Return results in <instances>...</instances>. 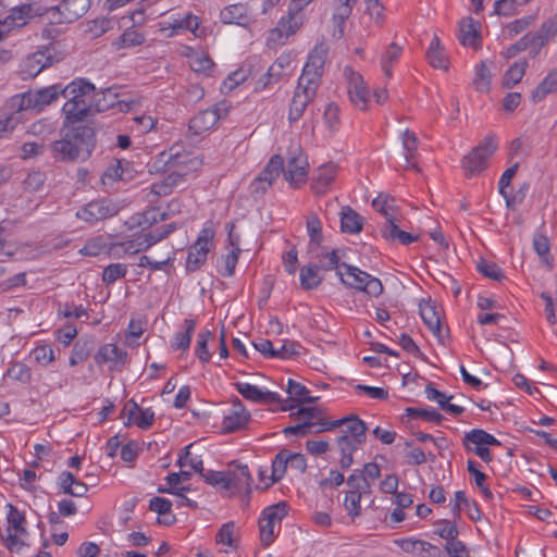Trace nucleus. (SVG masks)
Masks as SVG:
<instances>
[{
	"instance_id": "1",
	"label": "nucleus",
	"mask_w": 557,
	"mask_h": 557,
	"mask_svg": "<svg viewBox=\"0 0 557 557\" xmlns=\"http://www.w3.org/2000/svg\"><path fill=\"white\" fill-rule=\"evenodd\" d=\"M61 96V84L45 88L28 90L10 98L9 106L14 112H41L46 107L55 102Z\"/></svg>"
},
{
	"instance_id": "2",
	"label": "nucleus",
	"mask_w": 557,
	"mask_h": 557,
	"mask_svg": "<svg viewBox=\"0 0 557 557\" xmlns=\"http://www.w3.org/2000/svg\"><path fill=\"white\" fill-rule=\"evenodd\" d=\"M200 164L201 161L191 157V154L185 150L183 144L175 143L168 150L158 154L156 160L149 165V172L162 173L170 171L173 168L197 170Z\"/></svg>"
},
{
	"instance_id": "3",
	"label": "nucleus",
	"mask_w": 557,
	"mask_h": 557,
	"mask_svg": "<svg viewBox=\"0 0 557 557\" xmlns=\"http://www.w3.org/2000/svg\"><path fill=\"white\" fill-rule=\"evenodd\" d=\"M497 149L494 135H486L483 141L474 147L462 160V168L468 175L482 172L487 165V159Z\"/></svg>"
},
{
	"instance_id": "4",
	"label": "nucleus",
	"mask_w": 557,
	"mask_h": 557,
	"mask_svg": "<svg viewBox=\"0 0 557 557\" xmlns=\"http://www.w3.org/2000/svg\"><path fill=\"white\" fill-rule=\"evenodd\" d=\"M90 0H62L60 4L46 10L51 23H73L87 13Z\"/></svg>"
},
{
	"instance_id": "5",
	"label": "nucleus",
	"mask_w": 557,
	"mask_h": 557,
	"mask_svg": "<svg viewBox=\"0 0 557 557\" xmlns=\"http://www.w3.org/2000/svg\"><path fill=\"white\" fill-rule=\"evenodd\" d=\"M120 211V207L109 198H99L89 201L76 212V218L94 225L97 222L113 218Z\"/></svg>"
},
{
	"instance_id": "6",
	"label": "nucleus",
	"mask_w": 557,
	"mask_h": 557,
	"mask_svg": "<svg viewBox=\"0 0 557 557\" xmlns=\"http://www.w3.org/2000/svg\"><path fill=\"white\" fill-rule=\"evenodd\" d=\"M287 515V504L280 502L263 509L259 519L260 541L269 546L275 539V525Z\"/></svg>"
},
{
	"instance_id": "7",
	"label": "nucleus",
	"mask_w": 557,
	"mask_h": 557,
	"mask_svg": "<svg viewBox=\"0 0 557 557\" xmlns=\"http://www.w3.org/2000/svg\"><path fill=\"white\" fill-rule=\"evenodd\" d=\"M214 237L212 228L205 227L198 235L197 240L189 247L186 259L187 272H195L206 262L210 246Z\"/></svg>"
},
{
	"instance_id": "8",
	"label": "nucleus",
	"mask_w": 557,
	"mask_h": 557,
	"mask_svg": "<svg viewBox=\"0 0 557 557\" xmlns=\"http://www.w3.org/2000/svg\"><path fill=\"white\" fill-rule=\"evenodd\" d=\"M307 157L299 147L289 151L286 169L283 168L284 178L294 187H299L305 183L308 175Z\"/></svg>"
},
{
	"instance_id": "9",
	"label": "nucleus",
	"mask_w": 557,
	"mask_h": 557,
	"mask_svg": "<svg viewBox=\"0 0 557 557\" xmlns=\"http://www.w3.org/2000/svg\"><path fill=\"white\" fill-rule=\"evenodd\" d=\"M325 58L326 51L322 47H315L309 53L298 82L318 88L323 73Z\"/></svg>"
},
{
	"instance_id": "10",
	"label": "nucleus",
	"mask_w": 557,
	"mask_h": 557,
	"mask_svg": "<svg viewBox=\"0 0 557 557\" xmlns=\"http://www.w3.org/2000/svg\"><path fill=\"white\" fill-rule=\"evenodd\" d=\"M54 58L49 48L38 50L28 54L20 65V76L22 79L36 77L46 67L52 65Z\"/></svg>"
},
{
	"instance_id": "11",
	"label": "nucleus",
	"mask_w": 557,
	"mask_h": 557,
	"mask_svg": "<svg viewBox=\"0 0 557 557\" xmlns=\"http://www.w3.org/2000/svg\"><path fill=\"white\" fill-rule=\"evenodd\" d=\"M70 138L73 145L77 147L81 160L85 161L88 159L95 149V129L89 125L78 124L76 126L67 127Z\"/></svg>"
},
{
	"instance_id": "12",
	"label": "nucleus",
	"mask_w": 557,
	"mask_h": 557,
	"mask_svg": "<svg viewBox=\"0 0 557 557\" xmlns=\"http://www.w3.org/2000/svg\"><path fill=\"white\" fill-rule=\"evenodd\" d=\"M70 138L73 145L77 147L81 160L85 161L88 159L95 149V129L89 125L78 124L76 126L67 127Z\"/></svg>"
},
{
	"instance_id": "13",
	"label": "nucleus",
	"mask_w": 557,
	"mask_h": 557,
	"mask_svg": "<svg viewBox=\"0 0 557 557\" xmlns=\"http://www.w3.org/2000/svg\"><path fill=\"white\" fill-rule=\"evenodd\" d=\"M283 171V158L280 154L273 156L257 178L251 183V193L256 196L262 195Z\"/></svg>"
},
{
	"instance_id": "14",
	"label": "nucleus",
	"mask_w": 557,
	"mask_h": 557,
	"mask_svg": "<svg viewBox=\"0 0 557 557\" xmlns=\"http://www.w3.org/2000/svg\"><path fill=\"white\" fill-rule=\"evenodd\" d=\"M60 135L61 138L52 141L49 146L51 157L59 162H75L81 160L78 149L72 144L66 126H62Z\"/></svg>"
},
{
	"instance_id": "15",
	"label": "nucleus",
	"mask_w": 557,
	"mask_h": 557,
	"mask_svg": "<svg viewBox=\"0 0 557 557\" xmlns=\"http://www.w3.org/2000/svg\"><path fill=\"white\" fill-rule=\"evenodd\" d=\"M317 90L318 88L314 86L298 82L289 108L288 120L290 122H296L302 116L308 104L314 99Z\"/></svg>"
},
{
	"instance_id": "16",
	"label": "nucleus",
	"mask_w": 557,
	"mask_h": 557,
	"mask_svg": "<svg viewBox=\"0 0 557 557\" xmlns=\"http://www.w3.org/2000/svg\"><path fill=\"white\" fill-rule=\"evenodd\" d=\"M41 14L39 8H35V3H22L10 10L9 14L2 20V25L11 32L14 28L25 26L29 20Z\"/></svg>"
},
{
	"instance_id": "17",
	"label": "nucleus",
	"mask_w": 557,
	"mask_h": 557,
	"mask_svg": "<svg viewBox=\"0 0 557 557\" xmlns=\"http://www.w3.org/2000/svg\"><path fill=\"white\" fill-rule=\"evenodd\" d=\"M348 95L350 101L359 110H367L369 101V89L363 77L351 70L348 74Z\"/></svg>"
},
{
	"instance_id": "18",
	"label": "nucleus",
	"mask_w": 557,
	"mask_h": 557,
	"mask_svg": "<svg viewBox=\"0 0 557 557\" xmlns=\"http://www.w3.org/2000/svg\"><path fill=\"white\" fill-rule=\"evenodd\" d=\"M64 115L63 126H76L91 115V101H71L67 100L62 107Z\"/></svg>"
},
{
	"instance_id": "19",
	"label": "nucleus",
	"mask_w": 557,
	"mask_h": 557,
	"mask_svg": "<svg viewBox=\"0 0 557 557\" xmlns=\"http://www.w3.org/2000/svg\"><path fill=\"white\" fill-rule=\"evenodd\" d=\"M338 166L335 163H325L319 166L312 176L311 189L317 196L324 195L337 175Z\"/></svg>"
},
{
	"instance_id": "20",
	"label": "nucleus",
	"mask_w": 557,
	"mask_h": 557,
	"mask_svg": "<svg viewBox=\"0 0 557 557\" xmlns=\"http://www.w3.org/2000/svg\"><path fill=\"white\" fill-rule=\"evenodd\" d=\"M250 420V413L246 410L238 398L232 403L230 413L223 419V431L226 433L236 432L246 426Z\"/></svg>"
},
{
	"instance_id": "21",
	"label": "nucleus",
	"mask_w": 557,
	"mask_h": 557,
	"mask_svg": "<svg viewBox=\"0 0 557 557\" xmlns=\"http://www.w3.org/2000/svg\"><path fill=\"white\" fill-rule=\"evenodd\" d=\"M236 391L247 400L260 404H278L281 396L271 391H262L258 386L238 382L235 383Z\"/></svg>"
},
{
	"instance_id": "22",
	"label": "nucleus",
	"mask_w": 557,
	"mask_h": 557,
	"mask_svg": "<svg viewBox=\"0 0 557 557\" xmlns=\"http://www.w3.org/2000/svg\"><path fill=\"white\" fill-rule=\"evenodd\" d=\"M127 413L125 425L136 424L141 430L149 429L154 421V412L150 408L141 409L136 401L131 399L123 409Z\"/></svg>"
},
{
	"instance_id": "23",
	"label": "nucleus",
	"mask_w": 557,
	"mask_h": 557,
	"mask_svg": "<svg viewBox=\"0 0 557 557\" xmlns=\"http://www.w3.org/2000/svg\"><path fill=\"white\" fill-rule=\"evenodd\" d=\"M95 91V85L84 78H77L67 84L61 85V96L71 101H90Z\"/></svg>"
},
{
	"instance_id": "24",
	"label": "nucleus",
	"mask_w": 557,
	"mask_h": 557,
	"mask_svg": "<svg viewBox=\"0 0 557 557\" xmlns=\"http://www.w3.org/2000/svg\"><path fill=\"white\" fill-rule=\"evenodd\" d=\"M227 481V491L231 490L233 494L244 490L247 494L251 492L252 478L246 465H237L234 469H228Z\"/></svg>"
},
{
	"instance_id": "25",
	"label": "nucleus",
	"mask_w": 557,
	"mask_h": 557,
	"mask_svg": "<svg viewBox=\"0 0 557 557\" xmlns=\"http://www.w3.org/2000/svg\"><path fill=\"white\" fill-rule=\"evenodd\" d=\"M481 24L472 17H465L459 23V40L463 46L474 49L481 47Z\"/></svg>"
},
{
	"instance_id": "26",
	"label": "nucleus",
	"mask_w": 557,
	"mask_h": 557,
	"mask_svg": "<svg viewBox=\"0 0 557 557\" xmlns=\"http://www.w3.org/2000/svg\"><path fill=\"white\" fill-rule=\"evenodd\" d=\"M399 546L404 552L416 554L420 557L442 556V550L437 546L422 540L405 539L399 542Z\"/></svg>"
},
{
	"instance_id": "27",
	"label": "nucleus",
	"mask_w": 557,
	"mask_h": 557,
	"mask_svg": "<svg viewBox=\"0 0 557 557\" xmlns=\"http://www.w3.org/2000/svg\"><path fill=\"white\" fill-rule=\"evenodd\" d=\"M557 34V27L549 20L544 22L536 33H528L529 42L532 47V55L535 57L540 50Z\"/></svg>"
},
{
	"instance_id": "28",
	"label": "nucleus",
	"mask_w": 557,
	"mask_h": 557,
	"mask_svg": "<svg viewBox=\"0 0 557 557\" xmlns=\"http://www.w3.org/2000/svg\"><path fill=\"white\" fill-rule=\"evenodd\" d=\"M127 352L122 350L114 344H106L101 346L95 355V361L98 364L110 362L111 368L123 366L126 362Z\"/></svg>"
},
{
	"instance_id": "29",
	"label": "nucleus",
	"mask_w": 557,
	"mask_h": 557,
	"mask_svg": "<svg viewBox=\"0 0 557 557\" xmlns=\"http://www.w3.org/2000/svg\"><path fill=\"white\" fill-rule=\"evenodd\" d=\"M220 115L216 108L200 111L189 121V131L198 135L212 128L219 121Z\"/></svg>"
},
{
	"instance_id": "30",
	"label": "nucleus",
	"mask_w": 557,
	"mask_h": 557,
	"mask_svg": "<svg viewBox=\"0 0 557 557\" xmlns=\"http://www.w3.org/2000/svg\"><path fill=\"white\" fill-rule=\"evenodd\" d=\"M116 95L112 92L111 88H108L102 92V99H97L95 103L96 111L101 112L110 108L116 107L121 112H128L137 104L136 100H116Z\"/></svg>"
},
{
	"instance_id": "31",
	"label": "nucleus",
	"mask_w": 557,
	"mask_h": 557,
	"mask_svg": "<svg viewBox=\"0 0 557 557\" xmlns=\"http://www.w3.org/2000/svg\"><path fill=\"white\" fill-rule=\"evenodd\" d=\"M361 444L351 441L348 434H343L336 438V446L341 454L339 466L342 469H348L354 462V453Z\"/></svg>"
},
{
	"instance_id": "32",
	"label": "nucleus",
	"mask_w": 557,
	"mask_h": 557,
	"mask_svg": "<svg viewBox=\"0 0 557 557\" xmlns=\"http://www.w3.org/2000/svg\"><path fill=\"white\" fill-rule=\"evenodd\" d=\"M425 57L431 66L434 69L447 71L449 61L446 55L444 47L441 45L440 38L434 36L431 40L430 47L426 50Z\"/></svg>"
},
{
	"instance_id": "33",
	"label": "nucleus",
	"mask_w": 557,
	"mask_h": 557,
	"mask_svg": "<svg viewBox=\"0 0 557 557\" xmlns=\"http://www.w3.org/2000/svg\"><path fill=\"white\" fill-rule=\"evenodd\" d=\"M224 24H236L245 26L249 23L248 9L246 4L236 3L224 8L220 13Z\"/></svg>"
},
{
	"instance_id": "34",
	"label": "nucleus",
	"mask_w": 557,
	"mask_h": 557,
	"mask_svg": "<svg viewBox=\"0 0 557 557\" xmlns=\"http://www.w3.org/2000/svg\"><path fill=\"white\" fill-rule=\"evenodd\" d=\"M341 231L343 233L358 234L362 231L363 218L349 206L342 208Z\"/></svg>"
},
{
	"instance_id": "35",
	"label": "nucleus",
	"mask_w": 557,
	"mask_h": 557,
	"mask_svg": "<svg viewBox=\"0 0 557 557\" xmlns=\"http://www.w3.org/2000/svg\"><path fill=\"white\" fill-rule=\"evenodd\" d=\"M382 236L387 242L398 240L403 245H409L419 239L418 235H412L408 232L401 231L398 225V219L391 220V223H385L381 230Z\"/></svg>"
},
{
	"instance_id": "36",
	"label": "nucleus",
	"mask_w": 557,
	"mask_h": 557,
	"mask_svg": "<svg viewBox=\"0 0 557 557\" xmlns=\"http://www.w3.org/2000/svg\"><path fill=\"white\" fill-rule=\"evenodd\" d=\"M339 267L346 269L345 274L341 270L337 272L341 276V281L352 288L362 290V286L370 277V274L361 271L357 267L349 265L347 263H342Z\"/></svg>"
},
{
	"instance_id": "37",
	"label": "nucleus",
	"mask_w": 557,
	"mask_h": 557,
	"mask_svg": "<svg viewBox=\"0 0 557 557\" xmlns=\"http://www.w3.org/2000/svg\"><path fill=\"white\" fill-rule=\"evenodd\" d=\"M420 315L428 326V329L436 336L441 337V320L436 307L431 301H423L420 304Z\"/></svg>"
},
{
	"instance_id": "38",
	"label": "nucleus",
	"mask_w": 557,
	"mask_h": 557,
	"mask_svg": "<svg viewBox=\"0 0 557 557\" xmlns=\"http://www.w3.org/2000/svg\"><path fill=\"white\" fill-rule=\"evenodd\" d=\"M471 444L476 446H499L500 442L484 430L473 429L463 436V446L467 450L472 449Z\"/></svg>"
},
{
	"instance_id": "39",
	"label": "nucleus",
	"mask_w": 557,
	"mask_h": 557,
	"mask_svg": "<svg viewBox=\"0 0 557 557\" xmlns=\"http://www.w3.org/2000/svg\"><path fill=\"white\" fill-rule=\"evenodd\" d=\"M519 168L518 163H515L510 168H508L499 180V194L505 198L506 205L508 208H513L517 203H520L523 199V195L519 196V194L515 196H510L507 191L508 186L510 185V182L512 177L516 175L517 170Z\"/></svg>"
},
{
	"instance_id": "40",
	"label": "nucleus",
	"mask_w": 557,
	"mask_h": 557,
	"mask_svg": "<svg viewBox=\"0 0 557 557\" xmlns=\"http://www.w3.org/2000/svg\"><path fill=\"white\" fill-rule=\"evenodd\" d=\"M400 140H401V145H403V149H404V156H405L408 166L412 168L417 172H420L421 171L420 168L416 163L411 162L412 159H414L417 151H418V145H419L418 137L416 136V134L413 132H411L409 129H405L400 134Z\"/></svg>"
},
{
	"instance_id": "41",
	"label": "nucleus",
	"mask_w": 557,
	"mask_h": 557,
	"mask_svg": "<svg viewBox=\"0 0 557 557\" xmlns=\"http://www.w3.org/2000/svg\"><path fill=\"white\" fill-rule=\"evenodd\" d=\"M341 420L343 421V425L346 426V433H349L351 436V441L363 444L366 442V433H367V424L359 419L357 416L351 414L348 417H344Z\"/></svg>"
},
{
	"instance_id": "42",
	"label": "nucleus",
	"mask_w": 557,
	"mask_h": 557,
	"mask_svg": "<svg viewBox=\"0 0 557 557\" xmlns=\"http://www.w3.org/2000/svg\"><path fill=\"white\" fill-rule=\"evenodd\" d=\"M372 207L386 219V223H391V220L394 221L397 219L395 199L389 195L380 194L373 199Z\"/></svg>"
},
{
	"instance_id": "43",
	"label": "nucleus",
	"mask_w": 557,
	"mask_h": 557,
	"mask_svg": "<svg viewBox=\"0 0 557 557\" xmlns=\"http://www.w3.org/2000/svg\"><path fill=\"white\" fill-rule=\"evenodd\" d=\"M555 90H557V69L552 70L537 85L532 91L531 99L533 102H539Z\"/></svg>"
},
{
	"instance_id": "44",
	"label": "nucleus",
	"mask_w": 557,
	"mask_h": 557,
	"mask_svg": "<svg viewBox=\"0 0 557 557\" xmlns=\"http://www.w3.org/2000/svg\"><path fill=\"white\" fill-rule=\"evenodd\" d=\"M351 11L347 7L334 5V12L332 15L333 32L332 36L339 39L344 36L346 20L350 16Z\"/></svg>"
},
{
	"instance_id": "45",
	"label": "nucleus",
	"mask_w": 557,
	"mask_h": 557,
	"mask_svg": "<svg viewBox=\"0 0 557 557\" xmlns=\"http://www.w3.org/2000/svg\"><path fill=\"white\" fill-rule=\"evenodd\" d=\"M228 238L231 245L234 247L226 256L223 257L224 267L219 270L220 274L223 276H232L235 272L236 264L238 262V255L240 249L238 247V242L234 240L232 230L228 233Z\"/></svg>"
},
{
	"instance_id": "46",
	"label": "nucleus",
	"mask_w": 557,
	"mask_h": 557,
	"mask_svg": "<svg viewBox=\"0 0 557 557\" xmlns=\"http://www.w3.org/2000/svg\"><path fill=\"white\" fill-rule=\"evenodd\" d=\"M286 392L292 400L300 404H313L318 400V397H311L308 395L309 391L306 386L292 379L288 380Z\"/></svg>"
},
{
	"instance_id": "47",
	"label": "nucleus",
	"mask_w": 557,
	"mask_h": 557,
	"mask_svg": "<svg viewBox=\"0 0 557 557\" xmlns=\"http://www.w3.org/2000/svg\"><path fill=\"white\" fill-rule=\"evenodd\" d=\"M320 267L317 264L304 265L300 269V284L304 289H313L321 284Z\"/></svg>"
},
{
	"instance_id": "48",
	"label": "nucleus",
	"mask_w": 557,
	"mask_h": 557,
	"mask_svg": "<svg viewBox=\"0 0 557 557\" xmlns=\"http://www.w3.org/2000/svg\"><path fill=\"white\" fill-rule=\"evenodd\" d=\"M307 232L310 237V247L320 246L323 242L322 223L317 213H309L307 216Z\"/></svg>"
},
{
	"instance_id": "49",
	"label": "nucleus",
	"mask_w": 557,
	"mask_h": 557,
	"mask_svg": "<svg viewBox=\"0 0 557 557\" xmlns=\"http://www.w3.org/2000/svg\"><path fill=\"white\" fill-rule=\"evenodd\" d=\"M528 67V62L525 60L515 62L505 73L503 78V84L506 87H512L513 85L521 82L525 70Z\"/></svg>"
},
{
	"instance_id": "50",
	"label": "nucleus",
	"mask_w": 557,
	"mask_h": 557,
	"mask_svg": "<svg viewBox=\"0 0 557 557\" xmlns=\"http://www.w3.org/2000/svg\"><path fill=\"white\" fill-rule=\"evenodd\" d=\"M196 322L191 319L184 320V332L175 334L173 347L175 349H188L191 341V336L195 332Z\"/></svg>"
},
{
	"instance_id": "51",
	"label": "nucleus",
	"mask_w": 557,
	"mask_h": 557,
	"mask_svg": "<svg viewBox=\"0 0 557 557\" xmlns=\"http://www.w3.org/2000/svg\"><path fill=\"white\" fill-rule=\"evenodd\" d=\"M289 458L290 457H288V450H286V449L281 450L275 456V458L272 462V474H271L272 483L280 481L283 478V475L286 472Z\"/></svg>"
},
{
	"instance_id": "52",
	"label": "nucleus",
	"mask_w": 557,
	"mask_h": 557,
	"mask_svg": "<svg viewBox=\"0 0 557 557\" xmlns=\"http://www.w3.org/2000/svg\"><path fill=\"white\" fill-rule=\"evenodd\" d=\"M476 270L485 277L500 282L505 275L502 269L494 262L481 259L476 263Z\"/></svg>"
},
{
	"instance_id": "53",
	"label": "nucleus",
	"mask_w": 557,
	"mask_h": 557,
	"mask_svg": "<svg viewBox=\"0 0 557 557\" xmlns=\"http://www.w3.org/2000/svg\"><path fill=\"white\" fill-rule=\"evenodd\" d=\"M8 523L10 527H12L16 533H20V534H26L27 531H26V528H25V523H26V519H25V516L23 512H21L15 506H13L12 504H8Z\"/></svg>"
},
{
	"instance_id": "54",
	"label": "nucleus",
	"mask_w": 557,
	"mask_h": 557,
	"mask_svg": "<svg viewBox=\"0 0 557 557\" xmlns=\"http://www.w3.org/2000/svg\"><path fill=\"white\" fill-rule=\"evenodd\" d=\"M467 470L471 475H473L476 486L481 490L483 496L486 499L493 498V493L491 490L484 484L486 480V475L476 468V462L474 460L469 459L467 462Z\"/></svg>"
},
{
	"instance_id": "55",
	"label": "nucleus",
	"mask_w": 557,
	"mask_h": 557,
	"mask_svg": "<svg viewBox=\"0 0 557 557\" xmlns=\"http://www.w3.org/2000/svg\"><path fill=\"white\" fill-rule=\"evenodd\" d=\"M190 69L196 73H203L210 75L214 63L213 61L202 53H195L189 58Z\"/></svg>"
},
{
	"instance_id": "56",
	"label": "nucleus",
	"mask_w": 557,
	"mask_h": 557,
	"mask_svg": "<svg viewBox=\"0 0 557 557\" xmlns=\"http://www.w3.org/2000/svg\"><path fill=\"white\" fill-rule=\"evenodd\" d=\"M191 169H185V168H176L171 169L170 171H166L168 175L162 180L164 183L172 189L181 186L186 182V176L193 172Z\"/></svg>"
},
{
	"instance_id": "57",
	"label": "nucleus",
	"mask_w": 557,
	"mask_h": 557,
	"mask_svg": "<svg viewBox=\"0 0 557 557\" xmlns=\"http://www.w3.org/2000/svg\"><path fill=\"white\" fill-rule=\"evenodd\" d=\"M127 273V267L124 263H111L103 269L102 281L106 284H113Z\"/></svg>"
},
{
	"instance_id": "58",
	"label": "nucleus",
	"mask_w": 557,
	"mask_h": 557,
	"mask_svg": "<svg viewBox=\"0 0 557 557\" xmlns=\"http://www.w3.org/2000/svg\"><path fill=\"white\" fill-rule=\"evenodd\" d=\"M473 85L479 91H487L491 85V73L485 62H481L475 70Z\"/></svg>"
},
{
	"instance_id": "59",
	"label": "nucleus",
	"mask_w": 557,
	"mask_h": 557,
	"mask_svg": "<svg viewBox=\"0 0 557 557\" xmlns=\"http://www.w3.org/2000/svg\"><path fill=\"white\" fill-rule=\"evenodd\" d=\"M405 411H406V414L409 417L421 418L425 421L435 422L437 424H440L444 420V417L433 408L418 409V408L408 407L405 409Z\"/></svg>"
},
{
	"instance_id": "60",
	"label": "nucleus",
	"mask_w": 557,
	"mask_h": 557,
	"mask_svg": "<svg viewBox=\"0 0 557 557\" xmlns=\"http://www.w3.org/2000/svg\"><path fill=\"white\" fill-rule=\"evenodd\" d=\"M114 22L108 17H100L89 21L86 32L92 37H100L113 27Z\"/></svg>"
},
{
	"instance_id": "61",
	"label": "nucleus",
	"mask_w": 557,
	"mask_h": 557,
	"mask_svg": "<svg viewBox=\"0 0 557 557\" xmlns=\"http://www.w3.org/2000/svg\"><path fill=\"white\" fill-rule=\"evenodd\" d=\"M212 336L210 331H203L198 334V339L195 348L197 357L202 362H208L211 359V354L208 350V341Z\"/></svg>"
},
{
	"instance_id": "62",
	"label": "nucleus",
	"mask_w": 557,
	"mask_h": 557,
	"mask_svg": "<svg viewBox=\"0 0 557 557\" xmlns=\"http://www.w3.org/2000/svg\"><path fill=\"white\" fill-rule=\"evenodd\" d=\"M362 496L357 491H348L346 493V497L344 500V507L348 511V515L352 518L358 517L361 511V502Z\"/></svg>"
},
{
	"instance_id": "63",
	"label": "nucleus",
	"mask_w": 557,
	"mask_h": 557,
	"mask_svg": "<svg viewBox=\"0 0 557 557\" xmlns=\"http://www.w3.org/2000/svg\"><path fill=\"white\" fill-rule=\"evenodd\" d=\"M7 376L22 383H27L32 376L30 369L24 363L15 362L8 369Z\"/></svg>"
},
{
	"instance_id": "64",
	"label": "nucleus",
	"mask_w": 557,
	"mask_h": 557,
	"mask_svg": "<svg viewBox=\"0 0 557 557\" xmlns=\"http://www.w3.org/2000/svg\"><path fill=\"white\" fill-rule=\"evenodd\" d=\"M437 523L442 525L436 531L438 536L446 540V542L457 540L459 532H458L457 527L455 525V521L440 520Z\"/></svg>"
}]
</instances>
